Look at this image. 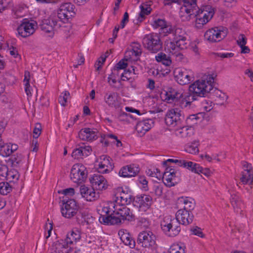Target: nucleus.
<instances>
[{
    "label": "nucleus",
    "instance_id": "6e6d98bb",
    "mask_svg": "<svg viewBox=\"0 0 253 253\" xmlns=\"http://www.w3.org/2000/svg\"><path fill=\"white\" fill-rule=\"evenodd\" d=\"M198 118L196 115H191L187 118L186 120V123L187 126L190 127H193V126L197 124V120Z\"/></svg>",
    "mask_w": 253,
    "mask_h": 253
},
{
    "label": "nucleus",
    "instance_id": "ddd939ff",
    "mask_svg": "<svg viewBox=\"0 0 253 253\" xmlns=\"http://www.w3.org/2000/svg\"><path fill=\"white\" fill-rule=\"evenodd\" d=\"M174 76L177 83L181 85L190 83L194 79L193 75L191 71L180 68L175 69Z\"/></svg>",
    "mask_w": 253,
    "mask_h": 253
},
{
    "label": "nucleus",
    "instance_id": "052dcab7",
    "mask_svg": "<svg viewBox=\"0 0 253 253\" xmlns=\"http://www.w3.org/2000/svg\"><path fill=\"white\" fill-rule=\"evenodd\" d=\"M172 55L175 57L176 61L178 62H185L186 61V59L185 56L181 52H179V50L176 52H174Z\"/></svg>",
    "mask_w": 253,
    "mask_h": 253
},
{
    "label": "nucleus",
    "instance_id": "cd10ccee",
    "mask_svg": "<svg viewBox=\"0 0 253 253\" xmlns=\"http://www.w3.org/2000/svg\"><path fill=\"white\" fill-rule=\"evenodd\" d=\"M57 23L53 20L51 21L49 19H44L40 26L42 31L49 34V37H52L54 35L53 27Z\"/></svg>",
    "mask_w": 253,
    "mask_h": 253
},
{
    "label": "nucleus",
    "instance_id": "4d7b16f0",
    "mask_svg": "<svg viewBox=\"0 0 253 253\" xmlns=\"http://www.w3.org/2000/svg\"><path fill=\"white\" fill-rule=\"evenodd\" d=\"M167 22L162 19H156L152 24L154 28H160V31L164 27L167 26Z\"/></svg>",
    "mask_w": 253,
    "mask_h": 253
},
{
    "label": "nucleus",
    "instance_id": "58836bf2",
    "mask_svg": "<svg viewBox=\"0 0 253 253\" xmlns=\"http://www.w3.org/2000/svg\"><path fill=\"white\" fill-rule=\"evenodd\" d=\"M215 95L216 98L215 101L216 103L219 105H222L226 101L228 96L223 92L221 91L215 89Z\"/></svg>",
    "mask_w": 253,
    "mask_h": 253
},
{
    "label": "nucleus",
    "instance_id": "2f4dec72",
    "mask_svg": "<svg viewBox=\"0 0 253 253\" xmlns=\"http://www.w3.org/2000/svg\"><path fill=\"white\" fill-rule=\"evenodd\" d=\"M194 134L193 127L188 126H184L178 129L176 131L177 136L182 138H188L191 137Z\"/></svg>",
    "mask_w": 253,
    "mask_h": 253
},
{
    "label": "nucleus",
    "instance_id": "c03bdc74",
    "mask_svg": "<svg viewBox=\"0 0 253 253\" xmlns=\"http://www.w3.org/2000/svg\"><path fill=\"white\" fill-rule=\"evenodd\" d=\"M126 110L128 112L134 113L135 115H133L130 114H127L125 112H123L121 114V115L122 116L129 117L132 119L136 120L137 119V117L141 115L139 110L135 109L132 107H126Z\"/></svg>",
    "mask_w": 253,
    "mask_h": 253
},
{
    "label": "nucleus",
    "instance_id": "e433bc0d",
    "mask_svg": "<svg viewBox=\"0 0 253 253\" xmlns=\"http://www.w3.org/2000/svg\"><path fill=\"white\" fill-rule=\"evenodd\" d=\"M199 141L194 140L192 142L188 143L185 146V150L186 152L191 154H197L199 152Z\"/></svg>",
    "mask_w": 253,
    "mask_h": 253
},
{
    "label": "nucleus",
    "instance_id": "412c9836",
    "mask_svg": "<svg viewBox=\"0 0 253 253\" xmlns=\"http://www.w3.org/2000/svg\"><path fill=\"white\" fill-rule=\"evenodd\" d=\"M154 121L152 119H146L137 123L135 126V130L139 136H143L153 126Z\"/></svg>",
    "mask_w": 253,
    "mask_h": 253
},
{
    "label": "nucleus",
    "instance_id": "a878e982",
    "mask_svg": "<svg viewBox=\"0 0 253 253\" xmlns=\"http://www.w3.org/2000/svg\"><path fill=\"white\" fill-rule=\"evenodd\" d=\"M139 172V168L134 165H130L123 167L120 170L119 174L123 177H131L136 175Z\"/></svg>",
    "mask_w": 253,
    "mask_h": 253
},
{
    "label": "nucleus",
    "instance_id": "4c0bfd02",
    "mask_svg": "<svg viewBox=\"0 0 253 253\" xmlns=\"http://www.w3.org/2000/svg\"><path fill=\"white\" fill-rule=\"evenodd\" d=\"M166 95V100L170 103L171 102H174L175 103L178 98L182 96V94L178 92L174 89H172L169 92H167Z\"/></svg>",
    "mask_w": 253,
    "mask_h": 253
},
{
    "label": "nucleus",
    "instance_id": "6e6552de",
    "mask_svg": "<svg viewBox=\"0 0 253 253\" xmlns=\"http://www.w3.org/2000/svg\"><path fill=\"white\" fill-rule=\"evenodd\" d=\"M63 205L61 209L62 215L67 218H71L78 214L79 206L74 199L62 200Z\"/></svg>",
    "mask_w": 253,
    "mask_h": 253
},
{
    "label": "nucleus",
    "instance_id": "37998d69",
    "mask_svg": "<svg viewBox=\"0 0 253 253\" xmlns=\"http://www.w3.org/2000/svg\"><path fill=\"white\" fill-rule=\"evenodd\" d=\"M119 203L117 202V199L113 202H111L108 204V206L104 208L103 211L107 214V216L110 215L113 213L116 212V207L120 206Z\"/></svg>",
    "mask_w": 253,
    "mask_h": 253
},
{
    "label": "nucleus",
    "instance_id": "aec40b11",
    "mask_svg": "<svg viewBox=\"0 0 253 253\" xmlns=\"http://www.w3.org/2000/svg\"><path fill=\"white\" fill-rule=\"evenodd\" d=\"M92 187L97 190H103L108 187L107 181L104 177L99 174H95L90 178Z\"/></svg>",
    "mask_w": 253,
    "mask_h": 253
},
{
    "label": "nucleus",
    "instance_id": "c85d7f7f",
    "mask_svg": "<svg viewBox=\"0 0 253 253\" xmlns=\"http://www.w3.org/2000/svg\"><path fill=\"white\" fill-rule=\"evenodd\" d=\"M179 204L183 205V209L182 210L186 211L191 212V211L195 208V203L193 199L187 197H180L178 200Z\"/></svg>",
    "mask_w": 253,
    "mask_h": 253
},
{
    "label": "nucleus",
    "instance_id": "79ce46f5",
    "mask_svg": "<svg viewBox=\"0 0 253 253\" xmlns=\"http://www.w3.org/2000/svg\"><path fill=\"white\" fill-rule=\"evenodd\" d=\"M155 58L157 61L161 62L163 64L167 66H169L171 63V60L170 57L162 52L156 55Z\"/></svg>",
    "mask_w": 253,
    "mask_h": 253
},
{
    "label": "nucleus",
    "instance_id": "7ed1b4c3",
    "mask_svg": "<svg viewBox=\"0 0 253 253\" xmlns=\"http://www.w3.org/2000/svg\"><path fill=\"white\" fill-rule=\"evenodd\" d=\"M213 80L211 76L207 81L199 80L189 86V91L199 97H205L213 89L211 84Z\"/></svg>",
    "mask_w": 253,
    "mask_h": 253
},
{
    "label": "nucleus",
    "instance_id": "20e7f679",
    "mask_svg": "<svg viewBox=\"0 0 253 253\" xmlns=\"http://www.w3.org/2000/svg\"><path fill=\"white\" fill-rule=\"evenodd\" d=\"M144 47L152 53H157L162 48V42L158 33H151L146 35L142 39Z\"/></svg>",
    "mask_w": 253,
    "mask_h": 253
},
{
    "label": "nucleus",
    "instance_id": "3c124183",
    "mask_svg": "<svg viewBox=\"0 0 253 253\" xmlns=\"http://www.w3.org/2000/svg\"><path fill=\"white\" fill-rule=\"evenodd\" d=\"M186 100V99L184 96V95H182L181 97L178 98L175 104H177V105H178L181 108H189L190 107V106Z\"/></svg>",
    "mask_w": 253,
    "mask_h": 253
},
{
    "label": "nucleus",
    "instance_id": "c756f323",
    "mask_svg": "<svg viewBox=\"0 0 253 253\" xmlns=\"http://www.w3.org/2000/svg\"><path fill=\"white\" fill-rule=\"evenodd\" d=\"M151 5L152 4L144 3H142L141 4L140 6L141 11L139 14L137 19H136L137 24L142 22L145 19L146 16L150 14L151 11H152V8L150 7Z\"/></svg>",
    "mask_w": 253,
    "mask_h": 253
},
{
    "label": "nucleus",
    "instance_id": "f03ea898",
    "mask_svg": "<svg viewBox=\"0 0 253 253\" xmlns=\"http://www.w3.org/2000/svg\"><path fill=\"white\" fill-rule=\"evenodd\" d=\"M175 1L179 5L182 4L179 12L182 21H188L195 18L199 9L196 0H176Z\"/></svg>",
    "mask_w": 253,
    "mask_h": 253
},
{
    "label": "nucleus",
    "instance_id": "9b49d317",
    "mask_svg": "<svg viewBox=\"0 0 253 253\" xmlns=\"http://www.w3.org/2000/svg\"><path fill=\"white\" fill-rule=\"evenodd\" d=\"M183 119L181 111L178 108H175L168 112L165 121L168 125L175 126L180 125Z\"/></svg>",
    "mask_w": 253,
    "mask_h": 253
},
{
    "label": "nucleus",
    "instance_id": "69168bd1",
    "mask_svg": "<svg viewBox=\"0 0 253 253\" xmlns=\"http://www.w3.org/2000/svg\"><path fill=\"white\" fill-rule=\"evenodd\" d=\"M41 126L40 124H37L35 126V128L33 130L34 133V139H37V138L40 136L41 133Z\"/></svg>",
    "mask_w": 253,
    "mask_h": 253
},
{
    "label": "nucleus",
    "instance_id": "4be33fe9",
    "mask_svg": "<svg viewBox=\"0 0 253 253\" xmlns=\"http://www.w3.org/2000/svg\"><path fill=\"white\" fill-rule=\"evenodd\" d=\"M50 253H71V248L64 240L54 242L50 248Z\"/></svg>",
    "mask_w": 253,
    "mask_h": 253
},
{
    "label": "nucleus",
    "instance_id": "09e8293b",
    "mask_svg": "<svg viewBox=\"0 0 253 253\" xmlns=\"http://www.w3.org/2000/svg\"><path fill=\"white\" fill-rule=\"evenodd\" d=\"M168 253H185L184 249L178 244H173L169 249Z\"/></svg>",
    "mask_w": 253,
    "mask_h": 253
},
{
    "label": "nucleus",
    "instance_id": "bf43d9fd",
    "mask_svg": "<svg viewBox=\"0 0 253 253\" xmlns=\"http://www.w3.org/2000/svg\"><path fill=\"white\" fill-rule=\"evenodd\" d=\"M127 74H129V75L133 74V70H131V66L127 70H125L124 72L122 74L121 79L123 81H127L131 78V76H127Z\"/></svg>",
    "mask_w": 253,
    "mask_h": 253
},
{
    "label": "nucleus",
    "instance_id": "f704fd0d",
    "mask_svg": "<svg viewBox=\"0 0 253 253\" xmlns=\"http://www.w3.org/2000/svg\"><path fill=\"white\" fill-rule=\"evenodd\" d=\"M131 49L126 52L125 57H127L131 55H134L135 57L139 56L142 53L141 45L137 42H133L131 44Z\"/></svg>",
    "mask_w": 253,
    "mask_h": 253
},
{
    "label": "nucleus",
    "instance_id": "7c9ffc66",
    "mask_svg": "<svg viewBox=\"0 0 253 253\" xmlns=\"http://www.w3.org/2000/svg\"><path fill=\"white\" fill-rule=\"evenodd\" d=\"M180 167L186 168L191 171L199 173L202 172L203 169L198 164L194 163L192 162L187 161L184 160H182Z\"/></svg>",
    "mask_w": 253,
    "mask_h": 253
},
{
    "label": "nucleus",
    "instance_id": "72a5a7b5",
    "mask_svg": "<svg viewBox=\"0 0 253 253\" xmlns=\"http://www.w3.org/2000/svg\"><path fill=\"white\" fill-rule=\"evenodd\" d=\"M117 202L119 203L120 205H128L132 201V198L130 194L125 193L122 191L120 195L116 198Z\"/></svg>",
    "mask_w": 253,
    "mask_h": 253
},
{
    "label": "nucleus",
    "instance_id": "0e129e2a",
    "mask_svg": "<svg viewBox=\"0 0 253 253\" xmlns=\"http://www.w3.org/2000/svg\"><path fill=\"white\" fill-rule=\"evenodd\" d=\"M7 169L8 168L6 165L0 164V179H3L5 176H6L5 175L7 172Z\"/></svg>",
    "mask_w": 253,
    "mask_h": 253
},
{
    "label": "nucleus",
    "instance_id": "6ab92c4d",
    "mask_svg": "<svg viewBox=\"0 0 253 253\" xmlns=\"http://www.w3.org/2000/svg\"><path fill=\"white\" fill-rule=\"evenodd\" d=\"M120 97L117 92L108 91L105 93L104 100L107 105L111 108H118L120 106Z\"/></svg>",
    "mask_w": 253,
    "mask_h": 253
},
{
    "label": "nucleus",
    "instance_id": "a19ab883",
    "mask_svg": "<svg viewBox=\"0 0 253 253\" xmlns=\"http://www.w3.org/2000/svg\"><path fill=\"white\" fill-rule=\"evenodd\" d=\"M253 170H244L242 172V176L240 178L241 182L243 184H249L252 183V177L253 175Z\"/></svg>",
    "mask_w": 253,
    "mask_h": 253
},
{
    "label": "nucleus",
    "instance_id": "864d4df0",
    "mask_svg": "<svg viewBox=\"0 0 253 253\" xmlns=\"http://www.w3.org/2000/svg\"><path fill=\"white\" fill-rule=\"evenodd\" d=\"M70 96V93L68 91H65L62 93L58 98L59 103L63 106H66L67 99Z\"/></svg>",
    "mask_w": 253,
    "mask_h": 253
},
{
    "label": "nucleus",
    "instance_id": "bb28decb",
    "mask_svg": "<svg viewBox=\"0 0 253 253\" xmlns=\"http://www.w3.org/2000/svg\"><path fill=\"white\" fill-rule=\"evenodd\" d=\"M119 235L121 241L125 245L129 246L130 248H133L135 245L134 240L131 237V235L126 230L122 229L119 231Z\"/></svg>",
    "mask_w": 253,
    "mask_h": 253
},
{
    "label": "nucleus",
    "instance_id": "473e14b6",
    "mask_svg": "<svg viewBox=\"0 0 253 253\" xmlns=\"http://www.w3.org/2000/svg\"><path fill=\"white\" fill-rule=\"evenodd\" d=\"M81 238V234L77 228H75L71 233L67 234L66 238L64 240L67 243V244H73L74 242L79 241Z\"/></svg>",
    "mask_w": 253,
    "mask_h": 253
},
{
    "label": "nucleus",
    "instance_id": "9d476101",
    "mask_svg": "<svg viewBox=\"0 0 253 253\" xmlns=\"http://www.w3.org/2000/svg\"><path fill=\"white\" fill-rule=\"evenodd\" d=\"M87 177L86 168L80 164H75L72 168L70 178L75 183H82Z\"/></svg>",
    "mask_w": 253,
    "mask_h": 253
},
{
    "label": "nucleus",
    "instance_id": "393cba45",
    "mask_svg": "<svg viewBox=\"0 0 253 253\" xmlns=\"http://www.w3.org/2000/svg\"><path fill=\"white\" fill-rule=\"evenodd\" d=\"M97 130L96 129L84 128L79 132V138L84 141H92L97 138Z\"/></svg>",
    "mask_w": 253,
    "mask_h": 253
},
{
    "label": "nucleus",
    "instance_id": "423d86ee",
    "mask_svg": "<svg viewBox=\"0 0 253 253\" xmlns=\"http://www.w3.org/2000/svg\"><path fill=\"white\" fill-rule=\"evenodd\" d=\"M180 223L175 218L171 219L165 217L161 222V227L165 233L169 236L177 235L180 231Z\"/></svg>",
    "mask_w": 253,
    "mask_h": 253
},
{
    "label": "nucleus",
    "instance_id": "a211bd4d",
    "mask_svg": "<svg viewBox=\"0 0 253 253\" xmlns=\"http://www.w3.org/2000/svg\"><path fill=\"white\" fill-rule=\"evenodd\" d=\"M80 192L83 198L89 202L96 201L100 196L99 193L96 192L94 188L88 187L84 185L80 187Z\"/></svg>",
    "mask_w": 253,
    "mask_h": 253
},
{
    "label": "nucleus",
    "instance_id": "c9c22d12",
    "mask_svg": "<svg viewBox=\"0 0 253 253\" xmlns=\"http://www.w3.org/2000/svg\"><path fill=\"white\" fill-rule=\"evenodd\" d=\"M13 152L12 146L4 143L1 138H0V155L6 157L9 156Z\"/></svg>",
    "mask_w": 253,
    "mask_h": 253
},
{
    "label": "nucleus",
    "instance_id": "dca6fc26",
    "mask_svg": "<svg viewBox=\"0 0 253 253\" xmlns=\"http://www.w3.org/2000/svg\"><path fill=\"white\" fill-rule=\"evenodd\" d=\"M179 174V172L175 169L170 167L167 168L162 176L164 183L169 187L174 185L176 183V178Z\"/></svg>",
    "mask_w": 253,
    "mask_h": 253
},
{
    "label": "nucleus",
    "instance_id": "0eeeda50",
    "mask_svg": "<svg viewBox=\"0 0 253 253\" xmlns=\"http://www.w3.org/2000/svg\"><path fill=\"white\" fill-rule=\"evenodd\" d=\"M227 30L222 27H215L207 30L204 39L209 42H216L223 39L227 35Z\"/></svg>",
    "mask_w": 253,
    "mask_h": 253
},
{
    "label": "nucleus",
    "instance_id": "603ef678",
    "mask_svg": "<svg viewBox=\"0 0 253 253\" xmlns=\"http://www.w3.org/2000/svg\"><path fill=\"white\" fill-rule=\"evenodd\" d=\"M174 27L167 23V26H164L160 31V33L167 36L169 34H172L174 31Z\"/></svg>",
    "mask_w": 253,
    "mask_h": 253
},
{
    "label": "nucleus",
    "instance_id": "39448f33",
    "mask_svg": "<svg viewBox=\"0 0 253 253\" xmlns=\"http://www.w3.org/2000/svg\"><path fill=\"white\" fill-rule=\"evenodd\" d=\"M214 13V8L209 5H205L203 8L199 9L195 17L196 27L201 28L212 18Z\"/></svg>",
    "mask_w": 253,
    "mask_h": 253
},
{
    "label": "nucleus",
    "instance_id": "ea45409f",
    "mask_svg": "<svg viewBox=\"0 0 253 253\" xmlns=\"http://www.w3.org/2000/svg\"><path fill=\"white\" fill-rule=\"evenodd\" d=\"M6 176H5V178L9 182H15L17 181L19 178V174L18 172L14 169H12L10 170L7 169V172L5 175Z\"/></svg>",
    "mask_w": 253,
    "mask_h": 253
},
{
    "label": "nucleus",
    "instance_id": "de8ad7c7",
    "mask_svg": "<svg viewBox=\"0 0 253 253\" xmlns=\"http://www.w3.org/2000/svg\"><path fill=\"white\" fill-rule=\"evenodd\" d=\"M230 203L234 209L239 208L242 205V201L237 194H232L230 198Z\"/></svg>",
    "mask_w": 253,
    "mask_h": 253
},
{
    "label": "nucleus",
    "instance_id": "5701e85b",
    "mask_svg": "<svg viewBox=\"0 0 253 253\" xmlns=\"http://www.w3.org/2000/svg\"><path fill=\"white\" fill-rule=\"evenodd\" d=\"M175 216V219L183 225H188L191 223L194 218L192 212L182 210H179L177 211Z\"/></svg>",
    "mask_w": 253,
    "mask_h": 253
},
{
    "label": "nucleus",
    "instance_id": "5fc2aeb1",
    "mask_svg": "<svg viewBox=\"0 0 253 253\" xmlns=\"http://www.w3.org/2000/svg\"><path fill=\"white\" fill-rule=\"evenodd\" d=\"M174 36L173 40L174 41L176 40L183 38L185 37V32L181 28H175L174 29L173 33H172Z\"/></svg>",
    "mask_w": 253,
    "mask_h": 253
},
{
    "label": "nucleus",
    "instance_id": "a18cd8bd",
    "mask_svg": "<svg viewBox=\"0 0 253 253\" xmlns=\"http://www.w3.org/2000/svg\"><path fill=\"white\" fill-rule=\"evenodd\" d=\"M166 48H167L169 52L173 54L174 52L179 50V48L177 46V44L174 42V40L173 41H166L165 43Z\"/></svg>",
    "mask_w": 253,
    "mask_h": 253
},
{
    "label": "nucleus",
    "instance_id": "774afa93",
    "mask_svg": "<svg viewBox=\"0 0 253 253\" xmlns=\"http://www.w3.org/2000/svg\"><path fill=\"white\" fill-rule=\"evenodd\" d=\"M191 231L193 234L197 235L199 237L203 238L204 235L202 232L201 229L198 227H195L191 229Z\"/></svg>",
    "mask_w": 253,
    "mask_h": 253
},
{
    "label": "nucleus",
    "instance_id": "b1692460",
    "mask_svg": "<svg viewBox=\"0 0 253 253\" xmlns=\"http://www.w3.org/2000/svg\"><path fill=\"white\" fill-rule=\"evenodd\" d=\"M152 203V197L149 195H144L140 197L137 198L134 205L138 207L140 211H146L150 207Z\"/></svg>",
    "mask_w": 253,
    "mask_h": 253
},
{
    "label": "nucleus",
    "instance_id": "338daca9",
    "mask_svg": "<svg viewBox=\"0 0 253 253\" xmlns=\"http://www.w3.org/2000/svg\"><path fill=\"white\" fill-rule=\"evenodd\" d=\"M237 44L241 47L246 45L247 43V39L243 34H240L238 39L237 40Z\"/></svg>",
    "mask_w": 253,
    "mask_h": 253
},
{
    "label": "nucleus",
    "instance_id": "49530a36",
    "mask_svg": "<svg viewBox=\"0 0 253 253\" xmlns=\"http://www.w3.org/2000/svg\"><path fill=\"white\" fill-rule=\"evenodd\" d=\"M12 187L9 183L6 182H0V194L5 195L12 191Z\"/></svg>",
    "mask_w": 253,
    "mask_h": 253
},
{
    "label": "nucleus",
    "instance_id": "4468645a",
    "mask_svg": "<svg viewBox=\"0 0 253 253\" xmlns=\"http://www.w3.org/2000/svg\"><path fill=\"white\" fill-rule=\"evenodd\" d=\"M36 27L37 23L35 21L25 19L18 26L17 30L20 36L26 38L32 35L35 32Z\"/></svg>",
    "mask_w": 253,
    "mask_h": 253
},
{
    "label": "nucleus",
    "instance_id": "f8f14e48",
    "mask_svg": "<svg viewBox=\"0 0 253 253\" xmlns=\"http://www.w3.org/2000/svg\"><path fill=\"white\" fill-rule=\"evenodd\" d=\"M74 5L70 2L62 4L57 11V16L59 19L66 22L75 14Z\"/></svg>",
    "mask_w": 253,
    "mask_h": 253
},
{
    "label": "nucleus",
    "instance_id": "680f3d73",
    "mask_svg": "<svg viewBox=\"0 0 253 253\" xmlns=\"http://www.w3.org/2000/svg\"><path fill=\"white\" fill-rule=\"evenodd\" d=\"M126 61L127 59H125L120 60L115 66V70H119L125 69L127 66Z\"/></svg>",
    "mask_w": 253,
    "mask_h": 253
},
{
    "label": "nucleus",
    "instance_id": "e2e57ef3",
    "mask_svg": "<svg viewBox=\"0 0 253 253\" xmlns=\"http://www.w3.org/2000/svg\"><path fill=\"white\" fill-rule=\"evenodd\" d=\"M156 170L157 172L153 171L151 169H148V170L146 171L147 174L150 176L155 177L157 178L159 180H160L161 178H162V174L160 173L159 170H158L157 169H156Z\"/></svg>",
    "mask_w": 253,
    "mask_h": 253
},
{
    "label": "nucleus",
    "instance_id": "1a4fd4ad",
    "mask_svg": "<svg viewBox=\"0 0 253 253\" xmlns=\"http://www.w3.org/2000/svg\"><path fill=\"white\" fill-rule=\"evenodd\" d=\"M156 238L155 235L150 231H143L138 235L137 243L142 247L146 248H155Z\"/></svg>",
    "mask_w": 253,
    "mask_h": 253
},
{
    "label": "nucleus",
    "instance_id": "f257e3e1",
    "mask_svg": "<svg viewBox=\"0 0 253 253\" xmlns=\"http://www.w3.org/2000/svg\"><path fill=\"white\" fill-rule=\"evenodd\" d=\"M116 212L108 216H101L99 217L101 223L107 224H118L125 220L130 221L133 218V215L129 208L125 205L116 207Z\"/></svg>",
    "mask_w": 253,
    "mask_h": 253
},
{
    "label": "nucleus",
    "instance_id": "8fccbe9b",
    "mask_svg": "<svg viewBox=\"0 0 253 253\" xmlns=\"http://www.w3.org/2000/svg\"><path fill=\"white\" fill-rule=\"evenodd\" d=\"M174 42L177 44V46L179 48V49H184L187 47L188 41L185 36L183 38L174 41Z\"/></svg>",
    "mask_w": 253,
    "mask_h": 253
},
{
    "label": "nucleus",
    "instance_id": "f3484780",
    "mask_svg": "<svg viewBox=\"0 0 253 253\" xmlns=\"http://www.w3.org/2000/svg\"><path fill=\"white\" fill-rule=\"evenodd\" d=\"M92 149L89 145L84 143L78 144L73 151L72 157L75 159H83L91 154Z\"/></svg>",
    "mask_w": 253,
    "mask_h": 253
},
{
    "label": "nucleus",
    "instance_id": "2eb2a0df",
    "mask_svg": "<svg viewBox=\"0 0 253 253\" xmlns=\"http://www.w3.org/2000/svg\"><path fill=\"white\" fill-rule=\"evenodd\" d=\"M79 213L84 219L81 223V226L86 230H93L95 228V224H96L95 217L88 213L86 210L81 211Z\"/></svg>",
    "mask_w": 253,
    "mask_h": 253
},
{
    "label": "nucleus",
    "instance_id": "13d9d810",
    "mask_svg": "<svg viewBox=\"0 0 253 253\" xmlns=\"http://www.w3.org/2000/svg\"><path fill=\"white\" fill-rule=\"evenodd\" d=\"M184 96L186 99V101L188 102L189 105L191 106V103L197 99V97H199L198 95H196L194 93H192L191 92H189L188 93L185 94Z\"/></svg>",
    "mask_w": 253,
    "mask_h": 253
}]
</instances>
